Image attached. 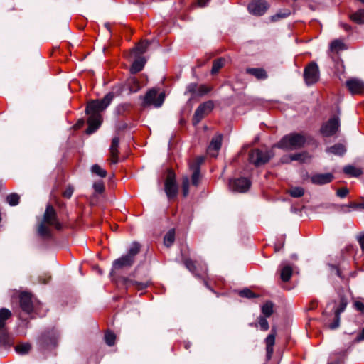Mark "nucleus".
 Listing matches in <instances>:
<instances>
[{
  "label": "nucleus",
  "instance_id": "obj_1",
  "mask_svg": "<svg viewBox=\"0 0 364 364\" xmlns=\"http://www.w3.org/2000/svg\"><path fill=\"white\" fill-rule=\"evenodd\" d=\"M113 98V92H109L102 100H91L87 103L85 109L86 114L89 115L88 127L86 129L87 134H92L100 127L102 123L100 113L109 105Z\"/></svg>",
  "mask_w": 364,
  "mask_h": 364
},
{
  "label": "nucleus",
  "instance_id": "obj_2",
  "mask_svg": "<svg viewBox=\"0 0 364 364\" xmlns=\"http://www.w3.org/2000/svg\"><path fill=\"white\" fill-rule=\"evenodd\" d=\"M49 226H53L57 230L61 228V225L58 220L56 211L51 205H48L46 207L43 220L38 226V234L43 238H50L51 230Z\"/></svg>",
  "mask_w": 364,
  "mask_h": 364
},
{
  "label": "nucleus",
  "instance_id": "obj_3",
  "mask_svg": "<svg viewBox=\"0 0 364 364\" xmlns=\"http://www.w3.org/2000/svg\"><path fill=\"white\" fill-rule=\"evenodd\" d=\"M305 141V137L302 134L293 133L282 137L274 146L287 150L297 149L303 146Z\"/></svg>",
  "mask_w": 364,
  "mask_h": 364
},
{
  "label": "nucleus",
  "instance_id": "obj_4",
  "mask_svg": "<svg viewBox=\"0 0 364 364\" xmlns=\"http://www.w3.org/2000/svg\"><path fill=\"white\" fill-rule=\"evenodd\" d=\"M273 156L274 154L270 150L255 149L250 152L249 161L250 163L254 164L257 167H259L267 164L273 157Z\"/></svg>",
  "mask_w": 364,
  "mask_h": 364
},
{
  "label": "nucleus",
  "instance_id": "obj_5",
  "mask_svg": "<svg viewBox=\"0 0 364 364\" xmlns=\"http://www.w3.org/2000/svg\"><path fill=\"white\" fill-rule=\"evenodd\" d=\"M58 336L54 331H47L38 338V345L41 350H51L56 347Z\"/></svg>",
  "mask_w": 364,
  "mask_h": 364
},
{
  "label": "nucleus",
  "instance_id": "obj_6",
  "mask_svg": "<svg viewBox=\"0 0 364 364\" xmlns=\"http://www.w3.org/2000/svg\"><path fill=\"white\" fill-rule=\"evenodd\" d=\"M340 119L338 116H333L326 122L323 123L321 127L320 132L325 136L334 135L339 129Z\"/></svg>",
  "mask_w": 364,
  "mask_h": 364
},
{
  "label": "nucleus",
  "instance_id": "obj_7",
  "mask_svg": "<svg viewBox=\"0 0 364 364\" xmlns=\"http://www.w3.org/2000/svg\"><path fill=\"white\" fill-rule=\"evenodd\" d=\"M304 78L308 85H311L318 80L319 69L316 63H311L305 68Z\"/></svg>",
  "mask_w": 364,
  "mask_h": 364
},
{
  "label": "nucleus",
  "instance_id": "obj_8",
  "mask_svg": "<svg viewBox=\"0 0 364 364\" xmlns=\"http://www.w3.org/2000/svg\"><path fill=\"white\" fill-rule=\"evenodd\" d=\"M214 105L212 101H207L198 106L193 117V124H198L203 118L208 115L213 109Z\"/></svg>",
  "mask_w": 364,
  "mask_h": 364
},
{
  "label": "nucleus",
  "instance_id": "obj_9",
  "mask_svg": "<svg viewBox=\"0 0 364 364\" xmlns=\"http://www.w3.org/2000/svg\"><path fill=\"white\" fill-rule=\"evenodd\" d=\"M165 95L164 93L158 95L157 90L152 89L146 94L144 104L145 105H154L155 107H159L164 101Z\"/></svg>",
  "mask_w": 364,
  "mask_h": 364
},
{
  "label": "nucleus",
  "instance_id": "obj_10",
  "mask_svg": "<svg viewBox=\"0 0 364 364\" xmlns=\"http://www.w3.org/2000/svg\"><path fill=\"white\" fill-rule=\"evenodd\" d=\"M165 192L169 199L176 196L178 193V187L176 183L175 173L169 171L165 181Z\"/></svg>",
  "mask_w": 364,
  "mask_h": 364
},
{
  "label": "nucleus",
  "instance_id": "obj_11",
  "mask_svg": "<svg viewBox=\"0 0 364 364\" xmlns=\"http://www.w3.org/2000/svg\"><path fill=\"white\" fill-rule=\"evenodd\" d=\"M229 187L232 191L244 193L246 192L250 188V182L246 178L232 179L230 180L229 182Z\"/></svg>",
  "mask_w": 364,
  "mask_h": 364
},
{
  "label": "nucleus",
  "instance_id": "obj_12",
  "mask_svg": "<svg viewBox=\"0 0 364 364\" xmlns=\"http://www.w3.org/2000/svg\"><path fill=\"white\" fill-rule=\"evenodd\" d=\"M11 316V312L7 309H0V342H6L7 339V331L6 321Z\"/></svg>",
  "mask_w": 364,
  "mask_h": 364
},
{
  "label": "nucleus",
  "instance_id": "obj_13",
  "mask_svg": "<svg viewBox=\"0 0 364 364\" xmlns=\"http://www.w3.org/2000/svg\"><path fill=\"white\" fill-rule=\"evenodd\" d=\"M269 8V5L264 0H255L248 5L249 11L256 16H262Z\"/></svg>",
  "mask_w": 364,
  "mask_h": 364
},
{
  "label": "nucleus",
  "instance_id": "obj_14",
  "mask_svg": "<svg viewBox=\"0 0 364 364\" xmlns=\"http://www.w3.org/2000/svg\"><path fill=\"white\" fill-rule=\"evenodd\" d=\"M203 158H198L195 161L189 164V168L193 171V174L191 176V182L192 184L195 186H198L200 183V165L203 162Z\"/></svg>",
  "mask_w": 364,
  "mask_h": 364
},
{
  "label": "nucleus",
  "instance_id": "obj_15",
  "mask_svg": "<svg viewBox=\"0 0 364 364\" xmlns=\"http://www.w3.org/2000/svg\"><path fill=\"white\" fill-rule=\"evenodd\" d=\"M20 306L23 311L30 314L33 310L32 296L27 292H23L20 294Z\"/></svg>",
  "mask_w": 364,
  "mask_h": 364
},
{
  "label": "nucleus",
  "instance_id": "obj_16",
  "mask_svg": "<svg viewBox=\"0 0 364 364\" xmlns=\"http://www.w3.org/2000/svg\"><path fill=\"white\" fill-rule=\"evenodd\" d=\"M346 86L353 95L364 93V82L358 79L348 80Z\"/></svg>",
  "mask_w": 364,
  "mask_h": 364
},
{
  "label": "nucleus",
  "instance_id": "obj_17",
  "mask_svg": "<svg viewBox=\"0 0 364 364\" xmlns=\"http://www.w3.org/2000/svg\"><path fill=\"white\" fill-rule=\"evenodd\" d=\"M222 139V134H217L212 138L210 144L208 148V152L211 156L215 157L217 156L218 151L221 148Z\"/></svg>",
  "mask_w": 364,
  "mask_h": 364
},
{
  "label": "nucleus",
  "instance_id": "obj_18",
  "mask_svg": "<svg viewBox=\"0 0 364 364\" xmlns=\"http://www.w3.org/2000/svg\"><path fill=\"white\" fill-rule=\"evenodd\" d=\"M333 179L332 173H317L311 177V181L314 184L324 185L330 183Z\"/></svg>",
  "mask_w": 364,
  "mask_h": 364
},
{
  "label": "nucleus",
  "instance_id": "obj_19",
  "mask_svg": "<svg viewBox=\"0 0 364 364\" xmlns=\"http://www.w3.org/2000/svg\"><path fill=\"white\" fill-rule=\"evenodd\" d=\"M119 138L118 136L113 137L109 147L110 161L112 164H117L119 161Z\"/></svg>",
  "mask_w": 364,
  "mask_h": 364
},
{
  "label": "nucleus",
  "instance_id": "obj_20",
  "mask_svg": "<svg viewBox=\"0 0 364 364\" xmlns=\"http://www.w3.org/2000/svg\"><path fill=\"white\" fill-rule=\"evenodd\" d=\"M134 262V260L129 258L127 255H124L113 262L112 267L114 269H120L124 267H131Z\"/></svg>",
  "mask_w": 364,
  "mask_h": 364
},
{
  "label": "nucleus",
  "instance_id": "obj_21",
  "mask_svg": "<svg viewBox=\"0 0 364 364\" xmlns=\"http://www.w3.org/2000/svg\"><path fill=\"white\" fill-rule=\"evenodd\" d=\"M293 273L292 267L287 263H282L280 265V278L281 279L287 282L289 281Z\"/></svg>",
  "mask_w": 364,
  "mask_h": 364
},
{
  "label": "nucleus",
  "instance_id": "obj_22",
  "mask_svg": "<svg viewBox=\"0 0 364 364\" xmlns=\"http://www.w3.org/2000/svg\"><path fill=\"white\" fill-rule=\"evenodd\" d=\"M246 73L253 75L257 80H265L267 78V73L264 69L261 68H248Z\"/></svg>",
  "mask_w": 364,
  "mask_h": 364
},
{
  "label": "nucleus",
  "instance_id": "obj_23",
  "mask_svg": "<svg viewBox=\"0 0 364 364\" xmlns=\"http://www.w3.org/2000/svg\"><path fill=\"white\" fill-rule=\"evenodd\" d=\"M267 357L270 359L274 351L273 346L275 343V332H272L265 339Z\"/></svg>",
  "mask_w": 364,
  "mask_h": 364
},
{
  "label": "nucleus",
  "instance_id": "obj_24",
  "mask_svg": "<svg viewBox=\"0 0 364 364\" xmlns=\"http://www.w3.org/2000/svg\"><path fill=\"white\" fill-rule=\"evenodd\" d=\"M310 157L307 154L300 153V154H291L287 157H284L282 159V161L284 163H288V162L292 161H299L301 162H305Z\"/></svg>",
  "mask_w": 364,
  "mask_h": 364
},
{
  "label": "nucleus",
  "instance_id": "obj_25",
  "mask_svg": "<svg viewBox=\"0 0 364 364\" xmlns=\"http://www.w3.org/2000/svg\"><path fill=\"white\" fill-rule=\"evenodd\" d=\"M343 172L346 175H348V176H353V177H358L360 175H361V173H362V171L360 168H358L352 165L346 166L343 168Z\"/></svg>",
  "mask_w": 364,
  "mask_h": 364
},
{
  "label": "nucleus",
  "instance_id": "obj_26",
  "mask_svg": "<svg viewBox=\"0 0 364 364\" xmlns=\"http://www.w3.org/2000/svg\"><path fill=\"white\" fill-rule=\"evenodd\" d=\"M146 63V60L144 58H139L135 60L130 68V71L132 73H136L141 71Z\"/></svg>",
  "mask_w": 364,
  "mask_h": 364
},
{
  "label": "nucleus",
  "instance_id": "obj_27",
  "mask_svg": "<svg viewBox=\"0 0 364 364\" xmlns=\"http://www.w3.org/2000/svg\"><path fill=\"white\" fill-rule=\"evenodd\" d=\"M326 151L334 155L341 156L346 152V148L341 144H336L331 147H328L326 149Z\"/></svg>",
  "mask_w": 364,
  "mask_h": 364
},
{
  "label": "nucleus",
  "instance_id": "obj_28",
  "mask_svg": "<svg viewBox=\"0 0 364 364\" xmlns=\"http://www.w3.org/2000/svg\"><path fill=\"white\" fill-rule=\"evenodd\" d=\"M175 240V230L174 229L170 230L164 236V244L167 247H171Z\"/></svg>",
  "mask_w": 364,
  "mask_h": 364
},
{
  "label": "nucleus",
  "instance_id": "obj_29",
  "mask_svg": "<svg viewBox=\"0 0 364 364\" xmlns=\"http://www.w3.org/2000/svg\"><path fill=\"white\" fill-rule=\"evenodd\" d=\"M184 264H185L186 267L190 272H191L194 275H196V276L198 275V267H197L196 261H193L190 259H186L184 260Z\"/></svg>",
  "mask_w": 364,
  "mask_h": 364
},
{
  "label": "nucleus",
  "instance_id": "obj_30",
  "mask_svg": "<svg viewBox=\"0 0 364 364\" xmlns=\"http://www.w3.org/2000/svg\"><path fill=\"white\" fill-rule=\"evenodd\" d=\"M274 304L272 301H267L262 306V313L264 317H269L273 314Z\"/></svg>",
  "mask_w": 364,
  "mask_h": 364
},
{
  "label": "nucleus",
  "instance_id": "obj_31",
  "mask_svg": "<svg viewBox=\"0 0 364 364\" xmlns=\"http://www.w3.org/2000/svg\"><path fill=\"white\" fill-rule=\"evenodd\" d=\"M331 51L338 53L341 50H345L346 47L344 43L340 40H334L330 45Z\"/></svg>",
  "mask_w": 364,
  "mask_h": 364
},
{
  "label": "nucleus",
  "instance_id": "obj_32",
  "mask_svg": "<svg viewBox=\"0 0 364 364\" xmlns=\"http://www.w3.org/2000/svg\"><path fill=\"white\" fill-rule=\"evenodd\" d=\"M140 245L137 242H133L131 245V247L128 251V253L126 255L129 258L134 260L135 256L139 252Z\"/></svg>",
  "mask_w": 364,
  "mask_h": 364
},
{
  "label": "nucleus",
  "instance_id": "obj_33",
  "mask_svg": "<svg viewBox=\"0 0 364 364\" xmlns=\"http://www.w3.org/2000/svg\"><path fill=\"white\" fill-rule=\"evenodd\" d=\"M350 18L357 23H364V9L358 10L357 12L353 14Z\"/></svg>",
  "mask_w": 364,
  "mask_h": 364
},
{
  "label": "nucleus",
  "instance_id": "obj_34",
  "mask_svg": "<svg viewBox=\"0 0 364 364\" xmlns=\"http://www.w3.org/2000/svg\"><path fill=\"white\" fill-rule=\"evenodd\" d=\"M31 348V345L28 343H21L16 346V351L21 355L27 354Z\"/></svg>",
  "mask_w": 364,
  "mask_h": 364
},
{
  "label": "nucleus",
  "instance_id": "obj_35",
  "mask_svg": "<svg viewBox=\"0 0 364 364\" xmlns=\"http://www.w3.org/2000/svg\"><path fill=\"white\" fill-rule=\"evenodd\" d=\"M91 172L101 178H105L107 176V171L102 168L98 164H94L91 167Z\"/></svg>",
  "mask_w": 364,
  "mask_h": 364
},
{
  "label": "nucleus",
  "instance_id": "obj_36",
  "mask_svg": "<svg viewBox=\"0 0 364 364\" xmlns=\"http://www.w3.org/2000/svg\"><path fill=\"white\" fill-rule=\"evenodd\" d=\"M225 63V60L223 58L217 59L213 61L212 69H211V73L215 74L217 73L219 70L223 68Z\"/></svg>",
  "mask_w": 364,
  "mask_h": 364
},
{
  "label": "nucleus",
  "instance_id": "obj_37",
  "mask_svg": "<svg viewBox=\"0 0 364 364\" xmlns=\"http://www.w3.org/2000/svg\"><path fill=\"white\" fill-rule=\"evenodd\" d=\"M288 192L294 198H299L304 194V190L301 187H293Z\"/></svg>",
  "mask_w": 364,
  "mask_h": 364
},
{
  "label": "nucleus",
  "instance_id": "obj_38",
  "mask_svg": "<svg viewBox=\"0 0 364 364\" xmlns=\"http://www.w3.org/2000/svg\"><path fill=\"white\" fill-rule=\"evenodd\" d=\"M20 196L17 193H11L6 197V202L11 206L18 204Z\"/></svg>",
  "mask_w": 364,
  "mask_h": 364
},
{
  "label": "nucleus",
  "instance_id": "obj_39",
  "mask_svg": "<svg viewBox=\"0 0 364 364\" xmlns=\"http://www.w3.org/2000/svg\"><path fill=\"white\" fill-rule=\"evenodd\" d=\"M189 183L188 177L184 176L182 181L183 195L184 197H186L189 193Z\"/></svg>",
  "mask_w": 364,
  "mask_h": 364
},
{
  "label": "nucleus",
  "instance_id": "obj_40",
  "mask_svg": "<svg viewBox=\"0 0 364 364\" xmlns=\"http://www.w3.org/2000/svg\"><path fill=\"white\" fill-rule=\"evenodd\" d=\"M115 339H116V336L112 332H107L105 335V342L109 346H112L114 344Z\"/></svg>",
  "mask_w": 364,
  "mask_h": 364
},
{
  "label": "nucleus",
  "instance_id": "obj_41",
  "mask_svg": "<svg viewBox=\"0 0 364 364\" xmlns=\"http://www.w3.org/2000/svg\"><path fill=\"white\" fill-rule=\"evenodd\" d=\"M149 46V43L148 41L139 43L135 48V50L139 53L140 54H143L146 52L148 47Z\"/></svg>",
  "mask_w": 364,
  "mask_h": 364
},
{
  "label": "nucleus",
  "instance_id": "obj_42",
  "mask_svg": "<svg viewBox=\"0 0 364 364\" xmlns=\"http://www.w3.org/2000/svg\"><path fill=\"white\" fill-rule=\"evenodd\" d=\"M240 296L248 299L255 298L257 296L249 289H245L240 291Z\"/></svg>",
  "mask_w": 364,
  "mask_h": 364
},
{
  "label": "nucleus",
  "instance_id": "obj_43",
  "mask_svg": "<svg viewBox=\"0 0 364 364\" xmlns=\"http://www.w3.org/2000/svg\"><path fill=\"white\" fill-rule=\"evenodd\" d=\"M258 321H259V325L260 326V328L262 331H266L269 329V323H268V321H267L266 317L259 316L258 318Z\"/></svg>",
  "mask_w": 364,
  "mask_h": 364
},
{
  "label": "nucleus",
  "instance_id": "obj_44",
  "mask_svg": "<svg viewBox=\"0 0 364 364\" xmlns=\"http://www.w3.org/2000/svg\"><path fill=\"white\" fill-rule=\"evenodd\" d=\"M93 188H94L95 192H97L98 193H102L105 191V186H104L103 182H102V181L95 182L93 184Z\"/></svg>",
  "mask_w": 364,
  "mask_h": 364
},
{
  "label": "nucleus",
  "instance_id": "obj_45",
  "mask_svg": "<svg viewBox=\"0 0 364 364\" xmlns=\"http://www.w3.org/2000/svg\"><path fill=\"white\" fill-rule=\"evenodd\" d=\"M340 325V316H339V311L336 314L335 321L330 324L329 328L331 329H336Z\"/></svg>",
  "mask_w": 364,
  "mask_h": 364
},
{
  "label": "nucleus",
  "instance_id": "obj_46",
  "mask_svg": "<svg viewBox=\"0 0 364 364\" xmlns=\"http://www.w3.org/2000/svg\"><path fill=\"white\" fill-rule=\"evenodd\" d=\"M348 188H342L337 190L336 194L340 198H344L348 195Z\"/></svg>",
  "mask_w": 364,
  "mask_h": 364
},
{
  "label": "nucleus",
  "instance_id": "obj_47",
  "mask_svg": "<svg viewBox=\"0 0 364 364\" xmlns=\"http://www.w3.org/2000/svg\"><path fill=\"white\" fill-rule=\"evenodd\" d=\"M209 89L205 85H200L199 87H198V95H203L209 92Z\"/></svg>",
  "mask_w": 364,
  "mask_h": 364
},
{
  "label": "nucleus",
  "instance_id": "obj_48",
  "mask_svg": "<svg viewBox=\"0 0 364 364\" xmlns=\"http://www.w3.org/2000/svg\"><path fill=\"white\" fill-rule=\"evenodd\" d=\"M188 92L192 94H197L198 92V85L195 83L190 84L187 87Z\"/></svg>",
  "mask_w": 364,
  "mask_h": 364
},
{
  "label": "nucleus",
  "instance_id": "obj_49",
  "mask_svg": "<svg viewBox=\"0 0 364 364\" xmlns=\"http://www.w3.org/2000/svg\"><path fill=\"white\" fill-rule=\"evenodd\" d=\"M73 193V188L71 186L68 187L65 191L63 192V195L65 198H70Z\"/></svg>",
  "mask_w": 364,
  "mask_h": 364
},
{
  "label": "nucleus",
  "instance_id": "obj_50",
  "mask_svg": "<svg viewBox=\"0 0 364 364\" xmlns=\"http://www.w3.org/2000/svg\"><path fill=\"white\" fill-rule=\"evenodd\" d=\"M132 283L138 289H144L147 287V284L144 282H133Z\"/></svg>",
  "mask_w": 364,
  "mask_h": 364
},
{
  "label": "nucleus",
  "instance_id": "obj_51",
  "mask_svg": "<svg viewBox=\"0 0 364 364\" xmlns=\"http://www.w3.org/2000/svg\"><path fill=\"white\" fill-rule=\"evenodd\" d=\"M355 309L361 312H364V304L360 301H355L354 303Z\"/></svg>",
  "mask_w": 364,
  "mask_h": 364
},
{
  "label": "nucleus",
  "instance_id": "obj_52",
  "mask_svg": "<svg viewBox=\"0 0 364 364\" xmlns=\"http://www.w3.org/2000/svg\"><path fill=\"white\" fill-rule=\"evenodd\" d=\"M346 206H348V208H350L352 209H354V210L361 209L360 202H359V203L351 202Z\"/></svg>",
  "mask_w": 364,
  "mask_h": 364
},
{
  "label": "nucleus",
  "instance_id": "obj_53",
  "mask_svg": "<svg viewBox=\"0 0 364 364\" xmlns=\"http://www.w3.org/2000/svg\"><path fill=\"white\" fill-rule=\"evenodd\" d=\"M358 242H359V245L361 247V249L363 250H364V234L363 235H360L358 237Z\"/></svg>",
  "mask_w": 364,
  "mask_h": 364
},
{
  "label": "nucleus",
  "instance_id": "obj_54",
  "mask_svg": "<svg viewBox=\"0 0 364 364\" xmlns=\"http://www.w3.org/2000/svg\"><path fill=\"white\" fill-rule=\"evenodd\" d=\"M355 340L358 342L364 340V328L362 329L361 332L357 336Z\"/></svg>",
  "mask_w": 364,
  "mask_h": 364
},
{
  "label": "nucleus",
  "instance_id": "obj_55",
  "mask_svg": "<svg viewBox=\"0 0 364 364\" xmlns=\"http://www.w3.org/2000/svg\"><path fill=\"white\" fill-rule=\"evenodd\" d=\"M346 308V305L345 304H342L338 309H337L335 311V316H336V314L339 311V315L341 314V312H343L344 311Z\"/></svg>",
  "mask_w": 364,
  "mask_h": 364
},
{
  "label": "nucleus",
  "instance_id": "obj_56",
  "mask_svg": "<svg viewBox=\"0 0 364 364\" xmlns=\"http://www.w3.org/2000/svg\"><path fill=\"white\" fill-rule=\"evenodd\" d=\"M198 4L200 6H205L207 4L206 0H198Z\"/></svg>",
  "mask_w": 364,
  "mask_h": 364
},
{
  "label": "nucleus",
  "instance_id": "obj_57",
  "mask_svg": "<svg viewBox=\"0 0 364 364\" xmlns=\"http://www.w3.org/2000/svg\"><path fill=\"white\" fill-rule=\"evenodd\" d=\"M360 206H361V209H364V198H360Z\"/></svg>",
  "mask_w": 364,
  "mask_h": 364
},
{
  "label": "nucleus",
  "instance_id": "obj_58",
  "mask_svg": "<svg viewBox=\"0 0 364 364\" xmlns=\"http://www.w3.org/2000/svg\"><path fill=\"white\" fill-rule=\"evenodd\" d=\"M84 123L83 120H80L77 124L78 127H80L81 125H82Z\"/></svg>",
  "mask_w": 364,
  "mask_h": 364
},
{
  "label": "nucleus",
  "instance_id": "obj_59",
  "mask_svg": "<svg viewBox=\"0 0 364 364\" xmlns=\"http://www.w3.org/2000/svg\"><path fill=\"white\" fill-rule=\"evenodd\" d=\"M343 28H345V30H346V31H347V30H348V29H349L350 26H346V25H344V26H343Z\"/></svg>",
  "mask_w": 364,
  "mask_h": 364
},
{
  "label": "nucleus",
  "instance_id": "obj_60",
  "mask_svg": "<svg viewBox=\"0 0 364 364\" xmlns=\"http://www.w3.org/2000/svg\"><path fill=\"white\" fill-rule=\"evenodd\" d=\"M200 268H201V269H203V271L204 272H206V267H205V266H204L203 267H201Z\"/></svg>",
  "mask_w": 364,
  "mask_h": 364
},
{
  "label": "nucleus",
  "instance_id": "obj_61",
  "mask_svg": "<svg viewBox=\"0 0 364 364\" xmlns=\"http://www.w3.org/2000/svg\"><path fill=\"white\" fill-rule=\"evenodd\" d=\"M328 364H340L338 361H336V362H333V363H328Z\"/></svg>",
  "mask_w": 364,
  "mask_h": 364
},
{
  "label": "nucleus",
  "instance_id": "obj_62",
  "mask_svg": "<svg viewBox=\"0 0 364 364\" xmlns=\"http://www.w3.org/2000/svg\"><path fill=\"white\" fill-rule=\"evenodd\" d=\"M43 284H46L47 283V280L46 279H44L43 281L41 282Z\"/></svg>",
  "mask_w": 364,
  "mask_h": 364
},
{
  "label": "nucleus",
  "instance_id": "obj_63",
  "mask_svg": "<svg viewBox=\"0 0 364 364\" xmlns=\"http://www.w3.org/2000/svg\"><path fill=\"white\" fill-rule=\"evenodd\" d=\"M132 80L134 82H136L135 79H132Z\"/></svg>",
  "mask_w": 364,
  "mask_h": 364
}]
</instances>
